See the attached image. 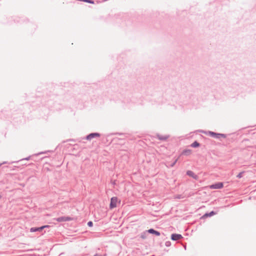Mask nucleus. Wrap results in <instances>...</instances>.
<instances>
[{
	"label": "nucleus",
	"instance_id": "obj_17",
	"mask_svg": "<svg viewBox=\"0 0 256 256\" xmlns=\"http://www.w3.org/2000/svg\"><path fill=\"white\" fill-rule=\"evenodd\" d=\"M97 256V255H96V256Z\"/></svg>",
	"mask_w": 256,
	"mask_h": 256
},
{
	"label": "nucleus",
	"instance_id": "obj_6",
	"mask_svg": "<svg viewBox=\"0 0 256 256\" xmlns=\"http://www.w3.org/2000/svg\"><path fill=\"white\" fill-rule=\"evenodd\" d=\"M182 238V236L180 234H172L171 236V238L173 240H178L181 239Z\"/></svg>",
	"mask_w": 256,
	"mask_h": 256
},
{
	"label": "nucleus",
	"instance_id": "obj_10",
	"mask_svg": "<svg viewBox=\"0 0 256 256\" xmlns=\"http://www.w3.org/2000/svg\"><path fill=\"white\" fill-rule=\"evenodd\" d=\"M148 232L149 233L154 234L157 236H159L160 235V233L156 231V230H154V229H150L148 230Z\"/></svg>",
	"mask_w": 256,
	"mask_h": 256
},
{
	"label": "nucleus",
	"instance_id": "obj_8",
	"mask_svg": "<svg viewBox=\"0 0 256 256\" xmlns=\"http://www.w3.org/2000/svg\"><path fill=\"white\" fill-rule=\"evenodd\" d=\"M216 214V213L212 211L211 212H210V213H206V214H204L202 218H206L208 217V216H212Z\"/></svg>",
	"mask_w": 256,
	"mask_h": 256
},
{
	"label": "nucleus",
	"instance_id": "obj_13",
	"mask_svg": "<svg viewBox=\"0 0 256 256\" xmlns=\"http://www.w3.org/2000/svg\"><path fill=\"white\" fill-rule=\"evenodd\" d=\"M184 197L181 194H177L174 196L175 199H180L183 198Z\"/></svg>",
	"mask_w": 256,
	"mask_h": 256
},
{
	"label": "nucleus",
	"instance_id": "obj_3",
	"mask_svg": "<svg viewBox=\"0 0 256 256\" xmlns=\"http://www.w3.org/2000/svg\"><path fill=\"white\" fill-rule=\"evenodd\" d=\"M223 186L224 185L222 182H218L210 186V188L212 189H220L222 188Z\"/></svg>",
	"mask_w": 256,
	"mask_h": 256
},
{
	"label": "nucleus",
	"instance_id": "obj_7",
	"mask_svg": "<svg viewBox=\"0 0 256 256\" xmlns=\"http://www.w3.org/2000/svg\"><path fill=\"white\" fill-rule=\"evenodd\" d=\"M72 219L70 217L62 216L56 219V220L58 222H66L68 220H71Z\"/></svg>",
	"mask_w": 256,
	"mask_h": 256
},
{
	"label": "nucleus",
	"instance_id": "obj_16",
	"mask_svg": "<svg viewBox=\"0 0 256 256\" xmlns=\"http://www.w3.org/2000/svg\"><path fill=\"white\" fill-rule=\"evenodd\" d=\"M92 224H92V222H88V225L89 226H92Z\"/></svg>",
	"mask_w": 256,
	"mask_h": 256
},
{
	"label": "nucleus",
	"instance_id": "obj_11",
	"mask_svg": "<svg viewBox=\"0 0 256 256\" xmlns=\"http://www.w3.org/2000/svg\"><path fill=\"white\" fill-rule=\"evenodd\" d=\"M191 152H192L191 150H186L182 152V154H184V155H188V154H191Z\"/></svg>",
	"mask_w": 256,
	"mask_h": 256
},
{
	"label": "nucleus",
	"instance_id": "obj_4",
	"mask_svg": "<svg viewBox=\"0 0 256 256\" xmlns=\"http://www.w3.org/2000/svg\"><path fill=\"white\" fill-rule=\"evenodd\" d=\"M208 134L213 137L216 138H220V137L222 138H226L224 134H216L212 132H208Z\"/></svg>",
	"mask_w": 256,
	"mask_h": 256
},
{
	"label": "nucleus",
	"instance_id": "obj_15",
	"mask_svg": "<svg viewBox=\"0 0 256 256\" xmlns=\"http://www.w3.org/2000/svg\"><path fill=\"white\" fill-rule=\"evenodd\" d=\"M168 138V136H164V137H160L159 139L162 140H166Z\"/></svg>",
	"mask_w": 256,
	"mask_h": 256
},
{
	"label": "nucleus",
	"instance_id": "obj_14",
	"mask_svg": "<svg viewBox=\"0 0 256 256\" xmlns=\"http://www.w3.org/2000/svg\"><path fill=\"white\" fill-rule=\"evenodd\" d=\"M242 172H240L238 174L237 177L239 178H241L242 176Z\"/></svg>",
	"mask_w": 256,
	"mask_h": 256
},
{
	"label": "nucleus",
	"instance_id": "obj_2",
	"mask_svg": "<svg viewBox=\"0 0 256 256\" xmlns=\"http://www.w3.org/2000/svg\"><path fill=\"white\" fill-rule=\"evenodd\" d=\"M48 227H50L49 226L45 225V226H42L41 227H40V228H32L30 229V232H37V231H41L43 229H44V228H48Z\"/></svg>",
	"mask_w": 256,
	"mask_h": 256
},
{
	"label": "nucleus",
	"instance_id": "obj_12",
	"mask_svg": "<svg viewBox=\"0 0 256 256\" xmlns=\"http://www.w3.org/2000/svg\"><path fill=\"white\" fill-rule=\"evenodd\" d=\"M191 146L194 148H196L200 146V144L197 142H194L191 144Z\"/></svg>",
	"mask_w": 256,
	"mask_h": 256
},
{
	"label": "nucleus",
	"instance_id": "obj_9",
	"mask_svg": "<svg viewBox=\"0 0 256 256\" xmlns=\"http://www.w3.org/2000/svg\"><path fill=\"white\" fill-rule=\"evenodd\" d=\"M186 174L188 176H192L195 179L197 178V176L196 175H195L194 174L191 170H188L186 172Z\"/></svg>",
	"mask_w": 256,
	"mask_h": 256
},
{
	"label": "nucleus",
	"instance_id": "obj_1",
	"mask_svg": "<svg viewBox=\"0 0 256 256\" xmlns=\"http://www.w3.org/2000/svg\"><path fill=\"white\" fill-rule=\"evenodd\" d=\"M120 200H118L117 197H112L110 199V208L112 209L117 206L118 203H120Z\"/></svg>",
	"mask_w": 256,
	"mask_h": 256
},
{
	"label": "nucleus",
	"instance_id": "obj_5",
	"mask_svg": "<svg viewBox=\"0 0 256 256\" xmlns=\"http://www.w3.org/2000/svg\"><path fill=\"white\" fill-rule=\"evenodd\" d=\"M100 136V134L98 133H92L86 136V139L88 140H90L94 137H99Z\"/></svg>",
	"mask_w": 256,
	"mask_h": 256
}]
</instances>
